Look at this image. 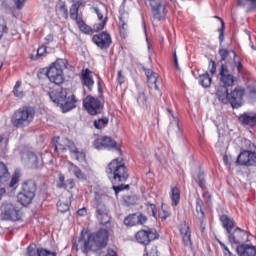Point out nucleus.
<instances>
[{"label":"nucleus","mask_w":256,"mask_h":256,"mask_svg":"<svg viewBox=\"0 0 256 256\" xmlns=\"http://www.w3.org/2000/svg\"><path fill=\"white\" fill-rule=\"evenodd\" d=\"M75 188V180L68 179L66 180V183H64V186H62V189H74Z\"/></svg>","instance_id":"nucleus-54"},{"label":"nucleus","mask_w":256,"mask_h":256,"mask_svg":"<svg viewBox=\"0 0 256 256\" xmlns=\"http://www.w3.org/2000/svg\"><path fill=\"white\" fill-rule=\"evenodd\" d=\"M37 256H57V253L41 248L37 249Z\"/></svg>","instance_id":"nucleus-48"},{"label":"nucleus","mask_w":256,"mask_h":256,"mask_svg":"<svg viewBox=\"0 0 256 256\" xmlns=\"http://www.w3.org/2000/svg\"><path fill=\"white\" fill-rule=\"evenodd\" d=\"M147 223V216L141 213L129 214L124 219V225L126 227H136V225H145Z\"/></svg>","instance_id":"nucleus-19"},{"label":"nucleus","mask_w":256,"mask_h":256,"mask_svg":"<svg viewBox=\"0 0 256 256\" xmlns=\"http://www.w3.org/2000/svg\"><path fill=\"white\" fill-rule=\"evenodd\" d=\"M160 235L155 228L147 227V230L141 229L135 234V239L140 245H149L151 241H157Z\"/></svg>","instance_id":"nucleus-11"},{"label":"nucleus","mask_w":256,"mask_h":256,"mask_svg":"<svg viewBox=\"0 0 256 256\" xmlns=\"http://www.w3.org/2000/svg\"><path fill=\"white\" fill-rule=\"evenodd\" d=\"M203 200L197 198L196 200V213L198 215V220L200 222L201 231H205V211H203Z\"/></svg>","instance_id":"nucleus-25"},{"label":"nucleus","mask_w":256,"mask_h":256,"mask_svg":"<svg viewBox=\"0 0 256 256\" xmlns=\"http://www.w3.org/2000/svg\"><path fill=\"white\" fill-rule=\"evenodd\" d=\"M20 191L27 193L28 195H33L35 197V195H37V182H35V180L33 179L24 181L21 184Z\"/></svg>","instance_id":"nucleus-24"},{"label":"nucleus","mask_w":256,"mask_h":256,"mask_svg":"<svg viewBox=\"0 0 256 256\" xmlns=\"http://www.w3.org/2000/svg\"><path fill=\"white\" fill-rule=\"evenodd\" d=\"M27 157L32 169H38L39 158L37 157V154H35V152H28Z\"/></svg>","instance_id":"nucleus-33"},{"label":"nucleus","mask_w":256,"mask_h":256,"mask_svg":"<svg viewBox=\"0 0 256 256\" xmlns=\"http://www.w3.org/2000/svg\"><path fill=\"white\" fill-rule=\"evenodd\" d=\"M159 79V74L156 73L153 76H150L147 78L148 85L151 89H155L156 91H159V85H157V81Z\"/></svg>","instance_id":"nucleus-36"},{"label":"nucleus","mask_w":256,"mask_h":256,"mask_svg":"<svg viewBox=\"0 0 256 256\" xmlns=\"http://www.w3.org/2000/svg\"><path fill=\"white\" fill-rule=\"evenodd\" d=\"M67 60L57 58L55 62L48 67L49 81L55 85H61L65 78L63 77V69H67Z\"/></svg>","instance_id":"nucleus-8"},{"label":"nucleus","mask_w":256,"mask_h":256,"mask_svg":"<svg viewBox=\"0 0 256 256\" xmlns=\"http://www.w3.org/2000/svg\"><path fill=\"white\" fill-rule=\"evenodd\" d=\"M92 41L94 44H96L98 49H101L102 51L109 49L113 43L111 34H109L107 31L94 35L92 37Z\"/></svg>","instance_id":"nucleus-15"},{"label":"nucleus","mask_w":256,"mask_h":256,"mask_svg":"<svg viewBox=\"0 0 256 256\" xmlns=\"http://www.w3.org/2000/svg\"><path fill=\"white\" fill-rule=\"evenodd\" d=\"M38 79H43V77H47L49 79V68H41L37 73Z\"/></svg>","instance_id":"nucleus-51"},{"label":"nucleus","mask_w":256,"mask_h":256,"mask_svg":"<svg viewBox=\"0 0 256 256\" xmlns=\"http://www.w3.org/2000/svg\"><path fill=\"white\" fill-rule=\"evenodd\" d=\"M106 173L112 183H125L129 179V169L123 163V158L113 159L108 164Z\"/></svg>","instance_id":"nucleus-5"},{"label":"nucleus","mask_w":256,"mask_h":256,"mask_svg":"<svg viewBox=\"0 0 256 256\" xmlns=\"http://www.w3.org/2000/svg\"><path fill=\"white\" fill-rule=\"evenodd\" d=\"M219 75L220 81L223 85L218 87L216 96L220 103L227 105V103H229L230 97L228 87H233V85H235V76L229 72L227 64H221L219 68Z\"/></svg>","instance_id":"nucleus-4"},{"label":"nucleus","mask_w":256,"mask_h":256,"mask_svg":"<svg viewBox=\"0 0 256 256\" xmlns=\"http://www.w3.org/2000/svg\"><path fill=\"white\" fill-rule=\"evenodd\" d=\"M139 105H147V96L144 92H140L137 98Z\"/></svg>","instance_id":"nucleus-53"},{"label":"nucleus","mask_w":256,"mask_h":256,"mask_svg":"<svg viewBox=\"0 0 256 256\" xmlns=\"http://www.w3.org/2000/svg\"><path fill=\"white\" fill-rule=\"evenodd\" d=\"M37 244L32 243L27 247V255L28 256H37Z\"/></svg>","instance_id":"nucleus-46"},{"label":"nucleus","mask_w":256,"mask_h":256,"mask_svg":"<svg viewBox=\"0 0 256 256\" xmlns=\"http://www.w3.org/2000/svg\"><path fill=\"white\" fill-rule=\"evenodd\" d=\"M243 97H245V88L236 86L229 96V103L232 109H240V107H243V104L245 103Z\"/></svg>","instance_id":"nucleus-13"},{"label":"nucleus","mask_w":256,"mask_h":256,"mask_svg":"<svg viewBox=\"0 0 256 256\" xmlns=\"http://www.w3.org/2000/svg\"><path fill=\"white\" fill-rule=\"evenodd\" d=\"M198 79H199V85H201V87H204V89L211 87V83H213V78H211V75H209V72L199 75Z\"/></svg>","instance_id":"nucleus-27"},{"label":"nucleus","mask_w":256,"mask_h":256,"mask_svg":"<svg viewBox=\"0 0 256 256\" xmlns=\"http://www.w3.org/2000/svg\"><path fill=\"white\" fill-rule=\"evenodd\" d=\"M17 199H18V203H20V205H22V207H29V205H31V203H33L35 196L20 190V192L17 195Z\"/></svg>","instance_id":"nucleus-26"},{"label":"nucleus","mask_w":256,"mask_h":256,"mask_svg":"<svg viewBox=\"0 0 256 256\" xmlns=\"http://www.w3.org/2000/svg\"><path fill=\"white\" fill-rule=\"evenodd\" d=\"M233 54L232 61H227L224 65L230 68L233 73H235V69L239 76L245 75V66L243 65V58L237 55L235 50H231Z\"/></svg>","instance_id":"nucleus-16"},{"label":"nucleus","mask_w":256,"mask_h":256,"mask_svg":"<svg viewBox=\"0 0 256 256\" xmlns=\"http://www.w3.org/2000/svg\"><path fill=\"white\" fill-rule=\"evenodd\" d=\"M1 7L2 9H4V11H6V13H13V11H15V8L13 7L11 1L9 0L2 1Z\"/></svg>","instance_id":"nucleus-42"},{"label":"nucleus","mask_w":256,"mask_h":256,"mask_svg":"<svg viewBox=\"0 0 256 256\" xmlns=\"http://www.w3.org/2000/svg\"><path fill=\"white\" fill-rule=\"evenodd\" d=\"M180 233L182 236L191 235V228L189 225H187V223H184V225L181 227Z\"/></svg>","instance_id":"nucleus-55"},{"label":"nucleus","mask_w":256,"mask_h":256,"mask_svg":"<svg viewBox=\"0 0 256 256\" xmlns=\"http://www.w3.org/2000/svg\"><path fill=\"white\" fill-rule=\"evenodd\" d=\"M117 83L119 85H123V83H125V76H123V70L118 71Z\"/></svg>","instance_id":"nucleus-61"},{"label":"nucleus","mask_w":256,"mask_h":256,"mask_svg":"<svg viewBox=\"0 0 256 256\" xmlns=\"http://www.w3.org/2000/svg\"><path fill=\"white\" fill-rule=\"evenodd\" d=\"M45 53H47V46H40L37 50V57H43V55H45Z\"/></svg>","instance_id":"nucleus-60"},{"label":"nucleus","mask_w":256,"mask_h":256,"mask_svg":"<svg viewBox=\"0 0 256 256\" xmlns=\"http://www.w3.org/2000/svg\"><path fill=\"white\" fill-rule=\"evenodd\" d=\"M27 157L32 169H38L39 158L37 157V154H35V152H28Z\"/></svg>","instance_id":"nucleus-34"},{"label":"nucleus","mask_w":256,"mask_h":256,"mask_svg":"<svg viewBox=\"0 0 256 256\" xmlns=\"http://www.w3.org/2000/svg\"><path fill=\"white\" fill-rule=\"evenodd\" d=\"M208 69H209L211 75H215L217 73V65L215 64V61L210 60Z\"/></svg>","instance_id":"nucleus-56"},{"label":"nucleus","mask_w":256,"mask_h":256,"mask_svg":"<svg viewBox=\"0 0 256 256\" xmlns=\"http://www.w3.org/2000/svg\"><path fill=\"white\" fill-rule=\"evenodd\" d=\"M48 97H50V101L59 106V104L63 103L64 99L67 97V89L58 88L53 89L47 92Z\"/></svg>","instance_id":"nucleus-20"},{"label":"nucleus","mask_w":256,"mask_h":256,"mask_svg":"<svg viewBox=\"0 0 256 256\" xmlns=\"http://www.w3.org/2000/svg\"><path fill=\"white\" fill-rule=\"evenodd\" d=\"M72 155H74L76 161H79L80 163H83L85 161V152H81L79 151V149H77Z\"/></svg>","instance_id":"nucleus-47"},{"label":"nucleus","mask_w":256,"mask_h":256,"mask_svg":"<svg viewBox=\"0 0 256 256\" xmlns=\"http://www.w3.org/2000/svg\"><path fill=\"white\" fill-rule=\"evenodd\" d=\"M172 207H177L179 205V201H181V190L177 186L172 188Z\"/></svg>","instance_id":"nucleus-31"},{"label":"nucleus","mask_w":256,"mask_h":256,"mask_svg":"<svg viewBox=\"0 0 256 256\" xmlns=\"http://www.w3.org/2000/svg\"><path fill=\"white\" fill-rule=\"evenodd\" d=\"M63 142L66 149L70 151L71 155H73L75 151L78 149L77 146H75V142L69 140V138H65Z\"/></svg>","instance_id":"nucleus-39"},{"label":"nucleus","mask_w":256,"mask_h":256,"mask_svg":"<svg viewBox=\"0 0 256 256\" xmlns=\"http://www.w3.org/2000/svg\"><path fill=\"white\" fill-rule=\"evenodd\" d=\"M77 215H78L79 217H85V215H87V208H86V207L80 208V209L77 211Z\"/></svg>","instance_id":"nucleus-64"},{"label":"nucleus","mask_w":256,"mask_h":256,"mask_svg":"<svg viewBox=\"0 0 256 256\" xmlns=\"http://www.w3.org/2000/svg\"><path fill=\"white\" fill-rule=\"evenodd\" d=\"M58 11H59L61 17H63L64 19H69V10L67 9V4H65V2H63L58 7Z\"/></svg>","instance_id":"nucleus-41"},{"label":"nucleus","mask_w":256,"mask_h":256,"mask_svg":"<svg viewBox=\"0 0 256 256\" xmlns=\"http://www.w3.org/2000/svg\"><path fill=\"white\" fill-rule=\"evenodd\" d=\"M146 213L150 215V217H154V219H157V206L155 204L148 202L146 204Z\"/></svg>","instance_id":"nucleus-38"},{"label":"nucleus","mask_w":256,"mask_h":256,"mask_svg":"<svg viewBox=\"0 0 256 256\" xmlns=\"http://www.w3.org/2000/svg\"><path fill=\"white\" fill-rule=\"evenodd\" d=\"M35 119V109L30 106H23L14 111L11 117V123L16 129H23L29 127Z\"/></svg>","instance_id":"nucleus-6"},{"label":"nucleus","mask_w":256,"mask_h":256,"mask_svg":"<svg viewBox=\"0 0 256 256\" xmlns=\"http://www.w3.org/2000/svg\"><path fill=\"white\" fill-rule=\"evenodd\" d=\"M220 221L223 229L226 231L228 243L231 245L232 249H234V247L237 249V247L243 245V243H249V236L251 235L249 231L243 230L239 226L235 227V221L225 214L220 217Z\"/></svg>","instance_id":"nucleus-2"},{"label":"nucleus","mask_w":256,"mask_h":256,"mask_svg":"<svg viewBox=\"0 0 256 256\" xmlns=\"http://www.w3.org/2000/svg\"><path fill=\"white\" fill-rule=\"evenodd\" d=\"M217 241L223 251L224 256H235V254H233L231 252V250H229V247H227V245H225V243H223L221 240H217Z\"/></svg>","instance_id":"nucleus-44"},{"label":"nucleus","mask_w":256,"mask_h":256,"mask_svg":"<svg viewBox=\"0 0 256 256\" xmlns=\"http://www.w3.org/2000/svg\"><path fill=\"white\" fill-rule=\"evenodd\" d=\"M57 187L59 189H63V187H65V176L63 174L59 175V182L57 184Z\"/></svg>","instance_id":"nucleus-62"},{"label":"nucleus","mask_w":256,"mask_h":256,"mask_svg":"<svg viewBox=\"0 0 256 256\" xmlns=\"http://www.w3.org/2000/svg\"><path fill=\"white\" fill-rule=\"evenodd\" d=\"M113 201V198L109 194L101 191L94 192V209L95 215L100 225L109 229L111 227V215H109V203Z\"/></svg>","instance_id":"nucleus-3"},{"label":"nucleus","mask_w":256,"mask_h":256,"mask_svg":"<svg viewBox=\"0 0 256 256\" xmlns=\"http://www.w3.org/2000/svg\"><path fill=\"white\" fill-rule=\"evenodd\" d=\"M238 256H256V247L253 244L243 243L235 248Z\"/></svg>","instance_id":"nucleus-22"},{"label":"nucleus","mask_w":256,"mask_h":256,"mask_svg":"<svg viewBox=\"0 0 256 256\" xmlns=\"http://www.w3.org/2000/svg\"><path fill=\"white\" fill-rule=\"evenodd\" d=\"M60 140H61V137H59V136H55L52 139V145L54 147L55 153H59V151H61V153H65V151H67V147H65V145L61 144L59 142Z\"/></svg>","instance_id":"nucleus-30"},{"label":"nucleus","mask_w":256,"mask_h":256,"mask_svg":"<svg viewBox=\"0 0 256 256\" xmlns=\"http://www.w3.org/2000/svg\"><path fill=\"white\" fill-rule=\"evenodd\" d=\"M216 19H219L220 23H221V27L218 30L219 32V41H220V45L223 44V42L225 41V21H223L221 19V17L219 16H215Z\"/></svg>","instance_id":"nucleus-37"},{"label":"nucleus","mask_w":256,"mask_h":256,"mask_svg":"<svg viewBox=\"0 0 256 256\" xmlns=\"http://www.w3.org/2000/svg\"><path fill=\"white\" fill-rule=\"evenodd\" d=\"M76 25H78V29H80V31L85 35H93V28L87 25L85 21H83V18L76 21Z\"/></svg>","instance_id":"nucleus-29"},{"label":"nucleus","mask_w":256,"mask_h":256,"mask_svg":"<svg viewBox=\"0 0 256 256\" xmlns=\"http://www.w3.org/2000/svg\"><path fill=\"white\" fill-rule=\"evenodd\" d=\"M77 100L75 99V95L66 96L63 100V102L58 104V107L62 110V113H69V111H72V109H75L77 105Z\"/></svg>","instance_id":"nucleus-23"},{"label":"nucleus","mask_w":256,"mask_h":256,"mask_svg":"<svg viewBox=\"0 0 256 256\" xmlns=\"http://www.w3.org/2000/svg\"><path fill=\"white\" fill-rule=\"evenodd\" d=\"M27 0H13L14 5L16 7V9H18V11H21V9H23V7H25V2Z\"/></svg>","instance_id":"nucleus-58"},{"label":"nucleus","mask_w":256,"mask_h":256,"mask_svg":"<svg viewBox=\"0 0 256 256\" xmlns=\"http://www.w3.org/2000/svg\"><path fill=\"white\" fill-rule=\"evenodd\" d=\"M94 147L95 149H98V151H101V149H108V151L115 149L119 155H122L121 148L117 145V141L108 136H103L102 138L96 139L94 142Z\"/></svg>","instance_id":"nucleus-14"},{"label":"nucleus","mask_w":256,"mask_h":256,"mask_svg":"<svg viewBox=\"0 0 256 256\" xmlns=\"http://www.w3.org/2000/svg\"><path fill=\"white\" fill-rule=\"evenodd\" d=\"M182 241H183L185 247H189L192 244L191 243V234L182 236Z\"/></svg>","instance_id":"nucleus-59"},{"label":"nucleus","mask_w":256,"mask_h":256,"mask_svg":"<svg viewBox=\"0 0 256 256\" xmlns=\"http://www.w3.org/2000/svg\"><path fill=\"white\" fill-rule=\"evenodd\" d=\"M109 245V231L107 229H99L96 232L84 228L80 232L78 237V247H80L83 255H89V253L97 254L107 249Z\"/></svg>","instance_id":"nucleus-1"},{"label":"nucleus","mask_w":256,"mask_h":256,"mask_svg":"<svg viewBox=\"0 0 256 256\" xmlns=\"http://www.w3.org/2000/svg\"><path fill=\"white\" fill-rule=\"evenodd\" d=\"M5 33H9L7 22H5V20H0V39H3V35H5Z\"/></svg>","instance_id":"nucleus-45"},{"label":"nucleus","mask_w":256,"mask_h":256,"mask_svg":"<svg viewBox=\"0 0 256 256\" xmlns=\"http://www.w3.org/2000/svg\"><path fill=\"white\" fill-rule=\"evenodd\" d=\"M198 184H199V187H201V189L205 187V173L201 170L198 173Z\"/></svg>","instance_id":"nucleus-52"},{"label":"nucleus","mask_w":256,"mask_h":256,"mask_svg":"<svg viewBox=\"0 0 256 256\" xmlns=\"http://www.w3.org/2000/svg\"><path fill=\"white\" fill-rule=\"evenodd\" d=\"M246 150H241L236 159V165L241 167H256V145L249 139H244Z\"/></svg>","instance_id":"nucleus-7"},{"label":"nucleus","mask_w":256,"mask_h":256,"mask_svg":"<svg viewBox=\"0 0 256 256\" xmlns=\"http://www.w3.org/2000/svg\"><path fill=\"white\" fill-rule=\"evenodd\" d=\"M0 211L1 221H21V209L11 201L5 200L0 207Z\"/></svg>","instance_id":"nucleus-9"},{"label":"nucleus","mask_w":256,"mask_h":256,"mask_svg":"<svg viewBox=\"0 0 256 256\" xmlns=\"http://www.w3.org/2000/svg\"><path fill=\"white\" fill-rule=\"evenodd\" d=\"M218 53L220 55V61H227L229 54L232 53L231 50L225 48H219Z\"/></svg>","instance_id":"nucleus-43"},{"label":"nucleus","mask_w":256,"mask_h":256,"mask_svg":"<svg viewBox=\"0 0 256 256\" xmlns=\"http://www.w3.org/2000/svg\"><path fill=\"white\" fill-rule=\"evenodd\" d=\"M238 123L245 129H255L256 127V112L247 111L239 114Z\"/></svg>","instance_id":"nucleus-17"},{"label":"nucleus","mask_w":256,"mask_h":256,"mask_svg":"<svg viewBox=\"0 0 256 256\" xmlns=\"http://www.w3.org/2000/svg\"><path fill=\"white\" fill-rule=\"evenodd\" d=\"M108 125H109L108 117H102L94 121V127L95 129H98V130L105 129V127H107Z\"/></svg>","instance_id":"nucleus-35"},{"label":"nucleus","mask_w":256,"mask_h":256,"mask_svg":"<svg viewBox=\"0 0 256 256\" xmlns=\"http://www.w3.org/2000/svg\"><path fill=\"white\" fill-rule=\"evenodd\" d=\"M70 19L76 22L83 19V16L79 14V8L76 4H72L70 7Z\"/></svg>","instance_id":"nucleus-32"},{"label":"nucleus","mask_w":256,"mask_h":256,"mask_svg":"<svg viewBox=\"0 0 256 256\" xmlns=\"http://www.w3.org/2000/svg\"><path fill=\"white\" fill-rule=\"evenodd\" d=\"M145 254L144 256H159V250L157 249V246H152L150 251H147V247H145Z\"/></svg>","instance_id":"nucleus-49"},{"label":"nucleus","mask_w":256,"mask_h":256,"mask_svg":"<svg viewBox=\"0 0 256 256\" xmlns=\"http://www.w3.org/2000/svg\"><path fill=\"white\" fill-rule=\"evenodd\" d=\"M69 168L74 173L76 179H79L80 181L87 180V176L81 171V168L79 166L75 165L73 162H69Z\"/></svg>","instance_id":"nucleus-28"},{"label":"nucleus","mask_w":256,"mask_h":256,"mask_svg":"<svg viewBox=\"0 0 256 256\" xmlns=\"http://www.w3.org/2000/svg\"><path fill=\"white\" fill-rule=\"evenodd\" d=\"M107 20L108 18L105 17L104 20H102V22L94 24L92 28L93 33H99V31H103V29H105V25H107Z\"/></svg>","instance_id":"nucleus-40"},{"label":"nucleus","mask_w":256,"mask_h":256,"mask_svg":"<svg viewBox=\"0 0 256 256\" xmlns=\"http://www.w3.org/2000/svg\"><path fill=\"white\" fill-rule=\"evenodd\" d=\"M19 183V174L15 173L11 177L9 169L5 163L0 162V185H8V187H15Z\"/></svg>","instance_id":"nucleus-12"},{"label":"nucleus","mask_w":256,"mask_h":256,"mask_svg":"<svg viewBox=\"0 0 256 256\" xmlns=\"http://www.w3.org/2000/svg\"><path fill=\"white\" fill-rule=\"evenodd\" d=\"M170 215L169 211L164 210L163 208L159 210V217L162 221H165Z\"/></svg>","instance_id":"nucleus-57"},{"label":"nucleus","mask_w":256,"mask_h":256,"mask_svg":"<svg viewBox=\"0 0 256 256\" xmlns=\"http://www.w3.org/2000/svg\"><path fill=\"white\" fill-rule=\"evenodd\" d=\"M57 209L60 213H67V211L69 210V206L67 203L64 202H58L57 203Z\"/></svg>","instance_id":"nucleus-50"},{"label":"nucleus","mask_w":256,"mask_h":256,"mask_svg":"<svg viewBox=\"0 0 256 256\" xmlns=\"http://www.w3.org/2000/svg\"><path fill=\"white\" fill-rule=\"evenodd\" d=\"M81 83L82 87H86L90 92L93 91L95 80L93 79V71H91L89 68L81 71Z\"/></svg>","instance_id":"nucleus-21"},{"label":"nucleus","mask_w":256,"mask_h":256,"mask_svg":"<svg viewBox=\"0 0 256 256\" xmlns=\"http://www.w3.org/2000/svg\"><path fill=\"white\" fill-rule=\"evenodd\" d=\"M83 107L87 111L88 115H91L92 117H95V115H101V113H103V109H105L103 102L92 95H88L83 99Z\"/></svg>","instance_id":"nucleus-10"},{"label":"nucleus","mask_w":256,"mask_h":256,"mask_svg":"<svg viewBox=\"0 0 256 256\" xmlns=\"http://www.w3.org/2000/svg\"><path fill=\"white\" fill-rule=\"evenodd\" d=\"M153 19L162 21L167 16V5H163L161 0H150Z\"/></svg>","instance_id":"nucleus-18"},{"label":"nucleus","mask_w":256,"mask_h":256,"mask_svg":"<svg viewBox=\"0 0 256 256\" xmlns=\"http://www.w3.org/2000/svg\"><path fill=\"white\" fill-rule=\"evenodd\" d=\"M93 10L96 13L99 21H104L105 20V19H103V13L101 12V9H99V7H94Z\"/></svg>","instance_id":"nucleus-63"}]
</instances>
